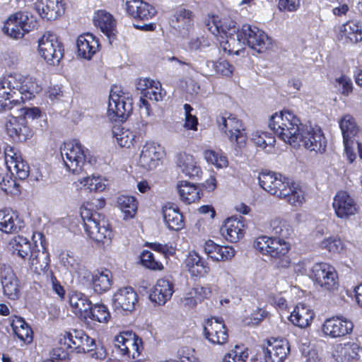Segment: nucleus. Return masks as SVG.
I'll return each mask as SVG.
<instances>
[{"mask_svg": "<svg viewBox=\"0 0 362 362\" xmlns=\"http://www.w3.org/2000/svg\"><path fill=\"white\" fill-rule=\"evenodd\" d=\"M164 151L163 147L155 143H146L141 151L138 165L146 170L155 169L163 158Z\"/></svg>", "mask_w": 362, "mask_h": 362, "instance_id": "18", "label": "nucleus"}, {"mask_svg": "<svg viewBox=\"0 0 362 362\" xmlns=\"http://www.w3.org/2000/svg\"><path fill=\"white\" fill-rule=\"evenodd\" d=\"M237 23L230 17L221 18L218 16H209L206 26L211 33L219 36L220 45L224 52L229 54H240V30Z\"/></svg>", "mask_w": 362, "mask_h": 362, "instance_id": "3", "label": "nucleus"}, {"mask_svg": "<svg viewBox=\"0 0 362 362\" xmlns=\"http://www.w3.org/2000/svg\"><path fill=\"white\" fill-rule=\"evenodd\" d=\"M88 149L81 144L74 140L66 142L61 147V155L66 168L74 174H79L86 165Z\"/></svg>", "mask_w": 362, "mask_h": 362, "instance_id": "7", "label": "nucleus"}, {"mask_svg": "<svg viewBox=\"0 0 362 362\" xmlns=\"http://www.w3.org/2000/svg\"><path fill=\"white\" fill-rule=\"evenodd\" d=\"M5 127L7 134L16 141H25L32 136V131L26 119L19 115L7 117Z\"/></svg>", "mask_w": 362, "mask_h": 362, "instance_id": "20", "label": "nucleus"}, {"mask_svg": "<svg viewBox=\"0 0 362 362\" xmlns=\"http://www.w3.org/2000/svg\"><path fill=\"white\" fill-rule=\"evenodd\" d=\"M41 88L35 78L21 74H10L0 79V98L9 103L6 110H12L13 104L29 100Z\"/></svg>", "mask_w": 362, "mask_h": 362, "instance_id": "2", "label": "nucleus"}, {"mask_svg": "<svg viewBox=\"0 0 362 362\" xmlns=\"http://www.w3.org/2000/svg\"><path fill=\"white\" fill-rule=\"evenodd\" d=\"M113 305L116 310L132 311L137 302V294L130 286L118 289L113 296Z\"/></svg>", "mask_w": 362, "mask_h": 362, "instance_id": "23", "label": "nucleus"}, {"mask_svg": "<svg viewBox=\"0 0 362 362\" xmlns=\"http://www.w3.org/2000/svg\"><path fill=\"white\" fill-rule=\"evenodd\" d=\"M204 338L212 344L223 345L227 343L228 334L227 328L221 319L211 317L204 324Z\"/></svg>", "mask_w": 362, "mask_h": 362, "instance_id": "16", "label": "nucleus"}, {"mask_svg": "<svg viewBox=\"0 0 362 362\" xmlns=\"http://www.w3.org/2000/svg\"><path fill=\"white\" fill-rule=\"evenodd\" d=\"M71 310L78 318L86 320L90 313L91 301L83 293L72 291L69 295Z\"/></svg>", "mask_w": 362, "mask_h": 362, "instance_id": "24", "label": "nucleus"}, {"mask_svg": "<svg viewBox=\"0 0 362 362\" xmlns=\"http://www.w3.org/2000/svg\"><path fill=\"white\" fill-rule=\"evenodd\" d=\"M314 316L315 313L309 306L299 303L291 313L289 320L294 325L305 328L311 324Z\"/></svg>", "mask_w": 362, "mask_h": 362, "instance_id": "35", "label": "nucleus"}, {"mask_svg": "<svg viewBox=\"0 0 362 362\" xmlns=\"http://www.w3.org/2000/svg\"><path fill=\"white\" fill-rule=\"evenodd\" d=\"M338 83L341 93L345 96H348L353 91V83L351 79L346 76H341L336 79Z\"/></svg>", "mask_w": 362, "mask_h": 362, "instance_id": "62", "label": "nucleus"}, {"mask_svg": "<svg viewBox=\"0 0 362 362\" xmlns=\"http://www.w3.org/2000/svg\"><path fill=\"white\" fill-rule=\"evenodd\" d=\"M360 346L356 343L337 344L333 351V357L337 362H351L358 358Z\"/></svg>", "mask_w": 362, "mask_h": 362, "instance_id": "37", "label": "nucleus"}, {"mask_svg": "<svg viewBox=\"0 0 362 362\" xmlns=\"http://www.w3.org/2000/svg\"><path fill=\"white\" fill-rule=\"evenodd\" d=\"M211 45V41L206 37H202L200 38H192L188 46L191 50L202 52L205 48L209 47Z\"/></svg>", "mask_w": 362, "mask_h": 362, "instance_id": "61", "label": "nucleus"}, {"mask_svg": "<svg viewBox=\"0 0 362 362\" xmlns=\"http://www.w3.org/2000/svg\"><path fill=\"white\" fill-rule=\"evenodd\" d=\"M165 95V92L163 90L161 84L159 81H154L151 87H149L146 92H144V97L151 100L160 101Z\"/></svg>", "mask_w": 362, "mask_h": 362, "instance_id": "59", "label": "nucleus"}, {"mask_svg": "<svg viewBox=\"0 0 362 362\" xmlns=\"http://www.w3.org/2000/svg\"><path fill=\"white\" fill-rule=\"evenodd\" d=\"M258 180L265 191L293 206H300L305 202V192L300 185L279 173L262 171L258 175Z\"/></svg>", "mask_w": 362, "mask_h": 362, "instance_id": "1", "label": "nucleus"}, {"mask_svg": "<svg viewBox=\"0 0 362 362\" xmlns=\"http://www.w3.org/2000/svg\"><path fill=\"white\" fill-rule=\"evenodd\" d=\"M5 163L12 175H16L20 180L26 179L30 173V167L23 159L22 154L11 146H6L4 150Z\"/></svg>", "mask_w": 362, "mask_h": 362, "instance_id": "15", "label": "nucleus"}, {"mask_svg": "<svg viewBox=\"0 0 362 362\" xmlns=\"http://www.w3.org/2000/svg\"><path fill=\"white\" fill-rule=\"evenodd\" d=\"M332 206L335 215L344 220L355 216L359 210L354 199L346 191H339L336 194Z\"/></svg>", "mask_w": 362, "mask_h": 362, "instance_id": "17", "label": "nucleus"}, {"mask_svg": "<svg viewBox=\"0 0 362 362\" xmlns=\"http://www.w3.org/2000/svg\"><path fill=\"white\" fill-rule=\"evenodd\" d=\"M141 259L143 265L150 269L160 271L163 268L161 262L156 261L150 251L144 250L141 255Z\"/></svg>", "mask_w": 362, "mask_h": 362, "instance_id": "60", "label": "nucleus"}, {"mask_svg": "<svg viewBox=\"0 0 362 362\" xmlns=\"http://www.w3.org/2000/svg\"><path fill=\"white\" fill-rule=\"evenodd\" d=\"M336 31L341 39L353 43H357L362 40V24L356 21H349L339 25Z\"/></svg>", "mask_w": 362, "mask_h": 362, "instance_id": "33", "label": "nucleus"}, {"mask_svg": "<svg viewBox=\"0 0 362 362\" xmlns=\"http://www.w3.org/2000/svg\"><path fill=\"white\" fill-rule=\"evenodd\" d=\"M310 277L320 287L326 290L334 289L337 286V274L328 263L317 262L311 268Z\"/></svg>", "mask_w": 362, "mask_h": 362, "instance_id": "14", "label": "nucleus"}, {"mask_svg": "<svg viewBox=\"0 0 362 362\" xmlns=\"http://www.w3.org/2000/svg\"><path fill=\"white\" fill-rule=\"evenodd\" d=\"M254 247L263 255H267L278 261V267L286 268L290 264V259L286 255L290 250V244L280 238L259 236L254 241Z\"/></svg>", "mask_w": 362, "mask_h": 362, "instance_id": "5", "label": "nucleus"}, {"mask_svg": "<svg viewBox=\"0 0 362 362\" xmlns=\"http://www.w3.org/2000/svg\"><path fill=\"white\" fill-rule=\"evenodd\" d=\"M177 166L180 171L189 177H199L202 173L195 158L186 153H180L177 156Z\"/></svg>", "mask_w": 362, "mask_h": 362, "instance_id": "32", "label": "nucleus"}, {"mask_svg": "<svg viewBox=\"0 0 362 362\" xmlns=\"http://www.w3.org/2000/svg\"><path fill=\"white\" fill-rule=\"evenodd\" d=\"M192 13L190 11L180 8L176 11L171 19L172 26L176 29L187 28L192 20Z\"/></svg>", "mask_w": 362, "mask_h": 362, "instance_id": "53", "label": "nucleus"}, {"mask_svg": "<svg viewBox=\"0 0 362 362\" xmlns=\"http://www.w3.org/2000/svg\"><path fill=\"white\" fill-rule=\"evenodd\" d=\"M120 210L124 214L125 218H132L137 209V202L134 197L121 195L117 199Z\"/></svg>", "mask_w": 362, "mask_h": 362, "instance_id": "51", "label": "nucleus"}, {"mask_svg": "<svg viewBox=\"0 0 362 362\" xmlns=\"http://www.w3.org/2000/svg\"><path fill=\"white\" fill-rule=\"evenodd\" d=\"M339 125L343 137L344 146H348L350 143H354V138L357 135H362V128H359L355 119L351 115L343 116Z\"/></svg>", "mask_w": 362, "mask_h": 362, "instance_id": "30", "label": "nucleus"}, {"mask_svg": "<svg viewBox=\"0 0 362 362\" xmlns=\"http://www.w3.org/2000/svg\"><path fill=\"white\" fill-rule=\"evenodd\" d=\"M1 284L4 294L9 299L16 300L19 297L21 291L19 281L10 268L5 269V274L2 276Z\"/></svg>", "mask_w": 362, "mask_h": 362, "instance_id": "38", "label": "nucleus"}, {"mask_svg": "<svg viewBox=\"0 0 362 362\" xmlns=\"http://www.w3.org/2000/svg\"><path fill=\"white\" fill-rule=\"evenodd\" d=\"M188 272L194 276H204L209 272L208 263L196 252H189L185 259Z\"/></svg>", "mask_w": 362, "mask_h": 362, "instance_id": "36", "label": "nucleus"}, {"mask_svg": "<svg viewBox=\"0 0 362 362\" xmlns=\"http://www.w3.org/2000/svg\"><path fill=\"white\" fill-rule=\"evenodd\" d=\"M214 69L217 74L223 76H230L232 75L234 67L226 60H219L214 64Z\"/></svg>", "mask_w": 362, "mask_h": 362, "instance_id": "63", "label": "nucleus"}, {"mask_svg": "<svg viewBox=\"0 0 362 362\" xmlns=\"http://www.w3.org/2000/svg\"><path fill=\"white\" fill-rule=\"evenodd\" d=\"M11 327L18 338L25 344H30L33 341V331L25 320L20 317H16L11 323Z\"/></svg>", "mask_w": 362, "mask_h": 362, "instance_id": "45", "label": "nucleus"}, {"mask_svg": "<svg viewBox=\"0 0 362 362\" xmlns=\"http://www.w3.org/2000/svg\"><path fill=\"white\" fill-rule=\"evenodd\" d=\"M269 127L281 140L291 146H297L298 135L305 126L292 111L284 110L271 117Z\"/></svg>", "mask_w": 362, "mask_h": 362, "instance_id": "4", "label": "nucleus"}, {"mask_svg": "<svg viewBox=\"0 0 362 362\" xmlns=\"http://www.w3.org/2000/svg\"><path fill=\"white\" fill-rule=\"evenodd\" d=\"M8 247L13 255H16L24 260L31 255L30 254L35 250L28 238L20 235L11 239Z\"/></svg>", "mask_w": 362, "mask_h": 362, "instance_id": "40", "label": "nucleus"}, {"mask_svg": "<svg viewBox=\"0 0 362 362\" xmlns=\"http://www.w3.org/2000/svg\"><path fill=\"white\" fill-rule=\"evenodd\" d=\"M206 161L216 168H224L228 165L227 157L221 151H215L211 149H206L203 152Z\"/></svg>", "mask_w": 362, "mask_h": 362, "instance_id": "49", "label": "nucleus"}, {"mask_svg": "<svg viewBox=\"0 0 362 362\" xmlns=\"http://www.w3.org/2000/svg\"><path fill=\"white\" fill-rule=\"evenodd\" d=\"M269 228L274 235L284 240L289 238L293 233V229L289 223L286 220L280 218L272 219L270 222Z\"/></svg>", "mask_w": 362, "mask_h": 362, "instance_id": "47", "label": "nucleus"}, {"mask_svg": "<svg viewBox=\"0 0 362 362\" xmlns=\"http://www.w3.org/2000/svg\"><path fill=\"white\" fill-rule=\"evenodd\" d=\"M212 293L211 284H197L186 293L182 300L184 305L193 308L206 298H209Z\"/></svg>", "mask_w": 362, "mask_h": 362, "instance_id": "28", "label": "nucleus"}, {"mask_svg": "<svg viewBox=\"0 0 362 362\" xmlns=\"http://www.w3.org/2000/svg\"><path fill=\"white\" fill-rule=\"evenodd\" d=\"M178 193L183 202L191 204L200 199L199 190L194 185L186 181H182L177 185Z\"/></svg>", "mask_w": 362, "mask_h": 362, "instance_id": "46", "label": "nucleus"}, {"mask_svg": "<svg viewBox=\"0 0 362 362\" xmlns=\"http://www.w3.org/2000/svg\"><path fill=\"white\" fill-rule=\"evenodd\" d=\"M267 349L275 362H283L290 351V345L285 339L268 340Z\"/></svg>", "mask_w": 362, "mask_h": 362, "instance_id": "41", "label": "nucleus"}, {"mask_svg": "<svg viewBox=\"0 0 362 362\" xmlns=\"http://www.w3.org/2000/svg\"><path fill=\"white\" fill-rule=\"evenodd\" d=\"M125 10L131 18L141 21L151 19L157 13L153 5L143 0H127Z\"/></svg>", "mask_w": 362, "mask_h": 362, "instance_id": "22", "label": "nucleus"}, {"mask_svg": "<svg viewBox=\"0 0 362 362\" xmlns=\"http://www.w3.org/2000/svg\"><path fill=\"white\" fill-rule=\"evenodd\" d=\"M248 356L247 349L244 346L235 345L224 355L222 362H245Z\"/></svg>", "mask_w": 362, "mask_h": 362, "instance_id": "55", "label": "nucleus"}, {"mask_svg": "<svg viewBox=\"0 0 362 362\" xmlns=\"http://www.w3.org/2000/svg\"><path fill=\"white\" fill-rule=\"evenodd\" d=\"M64 342L69 348H81L85 350L89 344L92 345L94 341L82 332L74 331L73 333H66L64 337Z\"/></svg>", "mask_w": 362, "mask_h": 362, "instance_id": "44", "label": "nucleus"}, {"mask_svg": "<svg viewBox=\"0 0 362 362\" xmlns=\"http://www.w3.org/2000/svg\"><path fill=\"white\" fill-rule=\"evenodd\" d=\"M78 56L90 59L99 49L98 40L91 33H86L79 35L76 40Z\"/></svg>", "mask_w": 362, "mask_h": 362, "instance_id": "27", "label": "nucleus"}, {"mask_svg": "<svg viewBox=\"0 0 362 362\" xmlns=\"http://www.w3.org/2000/svg\"><path fill=\"white\" fill-rule=\"evenodd\" d=\"M301 0H279L278 6L280 11L293 12L300 6Z\"/></svg>", "mask_w": 362, "mask_h": 362, "instance_id": "64", "label": "nucleus"}, {"mask_svg": "<svg viewBox=\"0 0 362 362\" xmlns=\"http://www.w3.org/2000/svg\"><path fill=\"white\" fill-rule=\"evenodd\" d=\"M81 216L85 231L90 239L99 243L110 239L112 232L103 215L84 206L81 210Z\"/></svg>", "mask_w": 362, "mask_h": 362, "instance_id": "6", "label": "nucleus"}, {"mask_svg": "<svg viewBox=\"0 0 362 362\" xmlns=\"http://www.w3.org/2000/svg\"><path fill=\"white\" fill-rule=\"evenodd\" d=\"M163 219L168 228L170 230H179L184 226L182 214L174 206H164L163 208Z\"/></svg>", "mask_w": 362, "mask_h": 362, "instance_id": "43", "label": "nucleus"}, {"mask_svg": "<svg viewBox=\"0 0 362 362\" xmlns=\"http://www.w3.org/2000/svg\"><path fill=\"white\" fill-rule=\"evenodd\" d=\"M132 110V99L124 93L119 95L111 90L107 107V117L111 120L126 119Z\"/></svg>", "mask_w": 362, "mask_h": 362, "instance_id": "13", "label": "nucleus"}, {"mask_svg": "<svg viewBox=\"0 0 362 362\" xmlns=\"http://www.w3.org/2000/svg\"><path fill=\"white\" fill-rule=\"evenodd\" d=\"M203 247L208 257L214 262H226L235 255V250L232 246L220 245L211 240H206Z\"/></svg>", "mask_w": 362, "mask_h": 362, "instance_id": "25", "label": "nucleus"}, {"mask_svg": "<svg viewBox=\"0 0 362 362\" xmlns=\"http://www.w3.org/2000/svg\"><path fill=\"white\" fill-rule=\"evenodd\" d=\"M112 134L117 144L124 148L132 146L136 136L135 132L119 126L114 127Z\"/></svg>", "mask_w": 362, "mask_h": 362, "instance_id": "48", "label": "nucleus"}, {"mask_svg": "<svg viewBox=\"0 0 362 362\" xmlns=\"http://www.w3.org/2000/svg\"><path fill=\"white\" fill-rule=\"evenodd\" d=\"M218 128L224 131L229 140L239 147L245 144L247 135L242 122L229 113L217 118Z\"/></svg>", "mask_w": 362, "mask_h": 362, "instance_id": "10", "label": "nucleus"}, {"mask_svg": "<svg viewBox=\"0 0 362 362\" xmlns=\"http://www.w3.org/2000/svg\"><path fill=\"white\" fill-rule=\"evenodd\" d=\"M245 228V219L243 217L229 218L221 228V233L228 241L236 243L244 236Z\"/></svg>", "mask_w": 362, "mask_h": 362, "instance_id": "26", "label": "nucleus"}, {"mask_svg": "<svg viewBox=\"0 0 362 362\" xmlns=\"http://www.w3.org/2000/svg\"><path fill=\"white\" fill-rule=\"evenodd\" d=\"M18 184L10 175L0 174V188L7 194H16L18 192Z\"/></svg>", "mask_w": 362, "mask_h": 362, "instance_id": "58", "label": "nucleus"}, {"mask_svg": "<svg viewBox=\"0 0 362 362\" xmlns=\"http://www.w3.org/2000/svg\"><path fill=\"white\" fill-rule=\"evenodd\" d=\"M321 250H325L332 254L340 253L344 250V243L337 235L325 238L319 243Z\"/></svg>", "mask_w": 362, "mask_h": 362, "instance_id": "50", "label": "nucleus"}, {"mask_svg": "<svg viewBox=\"0 0 362 362\" xmlns=\"http://www.w3.org/2000/svg\"><path fill=\"white\" fill-rule=\"evenodd\" d=\"M34 27V23L30 19L28 13L17 12L8 17L4 23V33L13 39L22 38Z\"/></svg>", "mask_w": 362, "mask_h": 362, "instance_id": "11", "label": "nucleus"}, {"mask_svg": "<svg viewBox=\"0 0 362 362\" xmlns=\"http://www.w3.org/2000/svg\"><path fill=\"white\" fill-rule=\"evenodd\" d=\"M30 255L26 259L31 270L38 274L48 271L50 259L47 252L35 249Z\"/></svg>", "mask_w": 362, "mask_h": 362, "instance_id": "39", "label": "nucleus"}, {"mask_svg": "<svg viewBox=\"0 0 362 362\" xmlns=\"http://www.w3.org/2000/svg\"><path fill=\"white\" fill-rule=\"evenodd\" d=\"M23 227V222L16 211L8 209L0 210V230L10 233Z\"/></svg>", "mask_w": 362, "mask_h": 362, "instance_id": "34", "label": "nucleus"}, {"mask_svg": "<svg viewBox=\"0 0 362 362\" xmlns=\"http://www.w3.org/2000/svg\"><path fill=\"white\" fill-rule=\"evenodd\" d=\"M58 259L59 262L71 272L80 273V264L72 252L62 251L58 255Z\"/></svg>", "mask_w": 362, "mask_h": 362, "instance_id": "52", "label": "nucleus"}, {"mask_svg": "<svg viewBox=\"0 0 362 362\" xmlns=\"http://www.w3.org/2000/svg\"><path fill=\"white\" fill-rule=\"evenodd\" d=\"M110 317V315L108 309L104 305L96 304L93 307L91 305L88 319L98 322L105 323L108 321Z\"/></svg>", "mask_w": 362, "mask_h": 362, "instance_id": "56", "label": "nucleus"}, {"mask_svg": "<svg viewBox=\"0 0 362 362\" xmlns=\"http://www.w3.org/2000/svg\"><path fill=\"white\" fill-rule=\"evenodd\" d=\"M298 141V146L301 142L307 150L322 154L326 151L327 140L322 129L318 127L302 128Z\"/></svg>", "mask_w": 362, "mask_h": 362, "instance_id": "12", "label": "nucleus"}, {"mask_svg": "<svg viewBox=\"0 0 362 362\" xmlns=\"http://www.w3.org/2000/svg\"><path fill=\"white\" fill-rule=\"evenodd\" d=\"M93 23L109 39L115 37L116 21L111 13L105 10L98 11L94 14Z\"/></svg>", "mask_w": 362, "mask_h": 362, "instance_id": "31", "label": "nucleus"}, {"mask_svg": "<svg viewBox=\"0 0 362 362\" xmlns=\"http://www.w3.org/2000/svg\"><path fill=\"white\" fill-rule=\"evenodd\" d=\"M79 183L90 192H103L107 187V180L102 177H86L78 180Z\"/></svg>", "mask_w": 362, "mask_h": 362, "instance_id": "54", "label": "nucleus"}, {"mask_svg": "<svg viewBox=\"0 0 362 362\" xmlns=\"http://www.w3.org/2000/svg\"><path fill=\"white\" fill-rule=\"evenodd\" d=\"M353 327L351 321L341 316H334L325 320L322 329L325 335L337 338L351 333Z\"/></svg>", "mask_w": 362, "mask_h": 362, "instance_id": "21", "label": "nucleus"}, {"mask_svg": "<svg viewBox=\"0 0 362 362\" xmlns=\"http://www.w3.org/2000/svg\"><path fill=\"white\" fill-rule=\"evenodd\" d=\"M252 141L259 147L265 148L267 146H273L275 143V139L269 134L256 131L252 134Z\"/></svg>", "mask_w": 362, "mask_h": 362, "instance_id": "57", "label": "nucleus"}, {"mask_svg": "<svg viewBox=\"0 0 362 362\" xmlns=\"http://www.w3.org/2000/svg\"><path fill=\"white\" fill-rule=\"evenodd\" d=\"M92 285L96 293L107 291L112 285V275L108 269L96 270L92 274Z\"/></svg>", "mask_w": 362, "mask_h": 362, "instance_id": "42", "label": "nucleus"}, {"mask_svg": "<svg viewBox=\"0 0 362 362\" xmlns=\"http://www.w3.org/2000/svg\"><path fill=\"white\" fill-rule=\"evenodd\" d=\"M240 52L243 45L247 44L251 49L262 53L270 48L272 39L268 35L255 25L245 24L240 29Z\"/></svg>", "mask_w": 362, "mask_h": 362, "instance_id": "9", "label": "nucleus"}, {"mask_svg": "<svg viewBox=\"0 0 362 362\" xmlns=\"http://www.w3.org/2000/svg\"><path fill=\"white\" fill-rule=\"evenodd\" d=\"M64 51L63 44L52 33H45L38 40V52L49 64H59L64 56Z\"/></svg>", "mask_w": 362, "mask_h": 362, "instance_id": "8", "label": "nucleus"}, {"mask_svg": "<svg viewBox=\"0 0 362 362\" xmlns=\"http://www.w3.org/2000/svg\"><path fill=\"white\" fill-rule=\"evenodd\" d=\"M174 292L173 284L165 279H160L153 288L149 298L151 301L158 305H164L173 296Z\"/></svg>", "mask_w": 362, "mask_h": 362, "instance_id": "29", "label": "nucleus"}, {"mask_svg": "<svg viewBox=\"0 0 362 362\" xmlns=\"http://www.w3.org/2000/svg\"><path fill=\"white\" fill-rule=\"evenodd\" d=\"M115 346L119 349L121 354L127 356L129 358L135 359L140 355L142 348L141 339L131 332H122L115 337Z\"/></svg>", "mask_w": 362, "mask_h": 362, "instance_id": "19", "label": "nucleus"}]
</instances>
